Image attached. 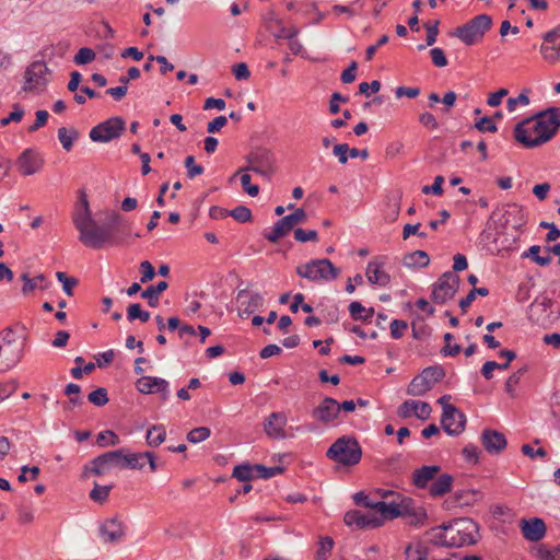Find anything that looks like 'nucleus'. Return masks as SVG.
I'll return each mask as SVG.
<instances>
[{
  "label": "nucleus",
  "mask_w": 560,
  "mask_h": 560,
  "mask_svg": "<svg viewBox=\"0 0 560 560\" xmlns=\"http://www.w3.org/2000/svg\"><path fill=\"white\" fill-rule=\"evenodd\" d=\"M232 477L236 478L238 481L248 482L256 478V469L254 465L248 463L236 465L233 469Z\"/></svg>",
  "instance_id": "39"
},
{
  "label": "nucleus",
  "mask_w": 560,
  "mask_h": 560,
  "mask_svg": "<svg viewBox=\"0 0 560 560\" xmlns=\"http://www.w3.org/2000/svg\"><path fill=\"white\" fill-rule=\"evenodd\" d=\"M539 51L545 61L555 65L559 62L560 51V25L542 35V44Z\"/></svg>",
  "instance_id": "13"
},
{
  "label": "nucleus",
  "mask_w": 560,
  "mask_h": 560,
  "mask_svg": "<svg viewBox=\"0 0 560 560\" xmlns=\"http://www.w3.org/2000/svg\"><path fill=\"white\" fill-rule=\"evenodd\" d=\"M254 468L256 469V477L269 479L276 475H279L283 471V467L275 466V467H266L261 464H255Z\"/></svg>",
  "instance_id": "52"
},
{
  "label": "nucleus",
  "mask_w": 560,
  "mask_h": 560,
  "mask_svg": "<svg viewBox=\"0 0 560 560\" xmlns=\"http://www.w3.org/2000/svg\"><path fill=\"white\" fill-rule=\"evenodd\" d=\"M326 456L343 466H354L362 457V448L354 436L342 435L328 448Z\"/></svg>",
  "instance_id": "3"
},
{
  "label": "nucleus",
  "mask_w": 560,
  "mask_h": 560,
  "mask_svg": "<svg viewBox=\"0 0 560 560\" xmlns=\"http://www.w3.org/2000/svg\"><path fill=\"white\" fill-rule=\"evenodd\" d=\"M402 264L408 268H422L430 264V258L427 252L418 249L406 254L402 258Z\"/></svg>",
  "instance_id": "35"
},
{
  "label": "nucleus",
  "mask_w": 560,
  "mask_h": 560,
  "mask_svg": "<svg viewBox=\"0 0 560 560\" xmlns=\"http://www.w3.org/2000/svg\"><path fill=\"white\" fill-rule=\"evenodd\" d=\"M522 534L528 541H539L546 534V525L541 518L533 517L521 523Z\"/></svg>",
  "instance_id": "26"
},
{
  "label": "nucleus",
  "mask_w": 560,
  "mask_h": 560,
  "mask_svg": "<svg viewBox=\"0 0 560 560\" xmlns=\"http://www.w3.org/2000/svg\"><path fill=\"white\" fill-rule=\"evenodd\" d=\"M500 358L508 359V362L498 363L495 361H487L481 368V374L486 380H491L493 377L494 370H508L510 368V363L516 359V352L509 349H502L498 352Z\"/></svg>",
  "instance_id": "27"
},
{
  "label": "nucleus",
  "mask_w": 560,
  "mask_h": 560,
  "mask_svg": "<svg viewBox=\"0 0 560 560\" xmlns=\"http://www.w3.org/2000/svg\"><path fill=\"white\" fill-rule=\"evenodd\" d=\"M246 296H248V301L242 302V305L244 306L242 311L243 314L248 316L264 306L265 300L260 293L248 294L246 289H242L237 292V300H243Z\"/></svg>",
  "instance_id": "30"
},
{
  "label": "nucleus",
  "mask_w": 560,
  "mask_h": 560,
  "mask_svg": "<svg viewBox=\"0 0 560 560\" xmlns=\"http://www.w3.org/2000/svg\"><path fill=\"white\" fill-rule=\"evenodd\" d=\"M430 57L432 60V63L439 68H443L447 66V58L445 56V52L442 48H432L430 50Z\"/></svg>",
  "instance_id": "63"
},
{
  "label": "nucleus",
  "mask_w": 560,
  "mask_h": 560,
  "mask_svg": "<svg viewBox=\"0 0 560 560\" xmlns=\"http://www.w3.org/2000/svg\"><path fill=\"white\" fill-rule=\"evenodd\" d=\"M429 550L421 544L408 545L405 549L406 560H427Z\"/></svg>",
  "instance_id": "43"
},
{
  "label": "nucleus",
  "mask_w": 560,
  "mask_h": 560,
  "mask_svg": "<svg viewBox=\"0 0 560 560\" xmlns=\"http://www.w3.org/2000/svg\"><path fill=\"white\" fill-rule=\"evenodd\" d=\"M122 452L124 448L106 452L98 456V464H104L107 469L114 466L122 468Z\"/></svg>",
  "instance_id": "41"
},
{
  "label": "nucleus",
  "mask_w": 560,
  "mask_h": 560,
  "mask_svg": "<svg viewBox=\"0 0 560 560\" xmlns=\"http://www.w3.org/2000/svg\"><path fill=\"white\" fill-rule=\"evenodd\" d=\"M454 478L452 475L443 474L429 487V494L433 498L443 497L452 490Z\"/></svg>",
  "instance_id": "33"
},
{
  "label": "nucleus",
  "mask_w": 560,
  "mask_h": 560,
  "mask_svg": "<svg viewBox=\"0 0 560 560\" xmlns=\"http://www.w3.org/2000/svg\"><path fill=\"white\" fill-rule=\"evenodd\" d=\"M480 442L483 448L490 454H499L508 445L504 434L492 429H485L482 431Z\"/></svg>",
  "instance_id": "23"
},
{
  "label": "nucleus",
  "mask_w": 560,
  "mask_h": 560,
  "mask_svg": "<svg viewBox=\"0 0 560 560\" xmlns=\"http://www.w3.org/2000/svg\"><path fill=\"white\" fill-rule=\"evenodd\" d=\"M72 220L75 229L79 232V241L83 245H95L96 242L100 240V236L103 231L100 229L91 232L88 231V225H90V223H93V218L88 197L83 191L80 192L79 205L73 213Z\"/></svg>",
  "instance_id": "4"
},
{
  "label": "nucleus",
  "mask_w": 560,
  "mask_h": 560,
  "mask_svg": "<svg viewBox=\"0 0 560 560\" xmlns=\"http://www.w3.org/2000/svg\"><path fill=\"white\" fill-rule=\"evenodd\" d=\"M22 343L14 338L12 329L0 332V371L14 366L21 359Z\"/></svg>",
  "instance_id": "8"
},
{
  "label": "nucleus",
  "mask_w": 560,
  "mask_h": 560,
  "mask_svg": "<svg viewBox=\"0 0 560 560\" xmlns=\"http://www.w3.org/2000/svg\"><path fill=\"white\" fill-rule=\"evenodd\" d=\"M137 389L142 394H161L162 400H167L170 392H168V382L161 377L155 376H142L136 383Z\"/></svg>",
  "instance_id": "20"
},
{
  "label": "nucleus",
  "mask_w": 560,
  "mask_h": 560,
  "mask_svg": "<svg viewBox=\"0 0 560 560\" xmlns=\"http://www.w3.org/2000/svg\"><path fill=\"white\" fill-rule=\"evenodd\" d=\"M475 127L480 132H495L498 130L497 125L493 122V118L485 116L476 121Z\"/></svg>",
  "instance_id": "64"
},
{
  "label": "nucleus",
  "mask_w": 560,
  "mask_h": 560,
  "mask_svg": "<svg viewBox=\"0 0 560 560\" xmlns=\"http://www.w3.org/2000/svg\"><path fill=\"white\" fill-rule=\"evenodd\" d=\"M334 547V540L330 537H324L319 541V548L316 553V560H327L328 555L330 553Z\"/></svg>",
  "instance_id": "57"
},
{
  "label": "nucleus",
  "mask_w": 560,
  "mask_h": 560,
  "mask_svg": "<svg viewBox=\"0 0 560 560\" xmlns=\"http://www.w3.org/2000/svg\"><path fill=\"white\" fill-rule=\"evenodd\" d=\"M374 511L380 513L378 517H382L383 521L385 518L394 520L406 513V510H402V501L400 503L378 501L374 505Z\"/></svg>",
  "instance_id": "32"
},
{
  "label": "nucleus",
  "mask_w": 560,
  "mask_h": 560,
  "mask_svg": "<svg viewBox=\"0 0 560 560\" xmlns=\"http://www.w3.org/2000/svg\"><path fill=\"white\" fill-rule=\"evenodd\" d=\"M294 238L301 243L317 242L318 234L315 230H304V229L298 228L294 230Z\"/></svg>",
  "instance_id": "56"
},
{
  "label": "nucleus",
  "mask_w": 560,
  "mask_h": 560,
  "mask_svg": "<svg viewBox=\"0 0 560 560\" xmlns=\"http://www.w3.org/2000/svg\"><path fill=\"white\" fill-rule=\"evenodd\" d=\"M166 439V430L163 424H154L148 429L147 444L151 447L160 446Z\"/></svg>",
  "instance_id": "37"
},
{
  "label": "nucleus",
  "mask_w": 560,
  "mask_h": 560,
  "mask_svg": "<svg viewBox=\"0 0 560 560\" xmlns=\"http://www.w3.org/2000/svg\"><path fill=\"white\" fill-rule=\"evenodd\" d=\"M441 424L448 435L457 436L465 430L466 416L455 406H445Z\"/></svg>",
  "instance_id": "14"
},
{
  "label": "nucleus",
  "mask_w": 560,
  "mask_h": 560,
  "mask_svg": "<svg viewBox=\"0 0 560 560\" xmlns=\"http://www.w3.org/2000/svg\"><path fill=\"white\" fill-rule=\"evenodd\" d=\"M81 387L78 384L70 383L65 388V395L69 397V402L78 406L82 404V399L79 396Z\"/></svg>",
  "instance_id": "59"
},
{
  "label": "nucleus",
  "mask_w": 560,
  "mask_h": 560,
  "mask_svg": "<svg viewBox=\"0 0 560 560\" xmlns=\"http://www.w3.org/2000/svg\"><path fill=\"white\" fill-rule=\"evenodd\" d=\"M402 510H406V513L401 514V517L407 518L409 525L419 526L427 518L425 510L421 506H416L409 498L402 499Z\"/></svg>",
  "instance_id": "28"
},
{
  "label": "nucleus",
  "mask_w": 560,
  "mask_h": 560,
  "mask_svg": "<svg viewBox=\"0 0 560 560\" xmlns=\"http://www.w3.org/2000/svg\"><path fill=\"white\" fill-rule=\"evenodd\" d=\"M443 183L444 177L442 175H438L435 176L434 182L433 184H431V186H423L421 190L425 195L433 194L440 196L443 194Z\"/></svg>",
  "instance_id": "62"
},
{
  "label": "nucleus",
  "mask_w": 560,
  "mask_h": 560,
  "mask_svg": "<svg viewBox=\"0 0 560 560\" xmlns=\"http://www.w3.org/2000/svg\"><path fill=\"white\" fill-rule=\"evenodd\" d=\"M349 313L354 320L371 322L374 308H365L360 302L353 301L349 305Z\"/></svg>",
  "instance_id": "38"
},
{
  "label": "nucleus",
  "mask_w": 560,
  "mask_h": 560,
  "mask_svg": "<svg viewBox=\"0 0 560 560\" xmlns=\"http://www.w3.org/2000/svg\"><path fill=\"white\" fill-rule=\"evenodd\" d=\"M88 399L91 404L102 407L108 402L107 389L104 387H98L92 393L88 395Z\"/></svg>",
  "instance_id": "49"
},
{
  "label": "nucleus",
  "mask_w": 560,
  "mask_h": 560,
  "mask_svg": "<svg viewBox=\"0 0 560 560\" xmlns=\"http://www.w3.org/2000/svg\"><path fill=\"white\" fill-rule=\"evenodd\" d=\"M459 277L454 272H444L433 284L432 301L436 304H444L453 299L459 288Z\"/></svg>",
  "instance_id": "12"
},
{
  "label": "nucleus",
  "mask_w": 560,
  "mask_h": 560,
  "mask_svg": "<svg viewBox=\"0 0 560 560\" xmlns=\"http://www.w3.org/2000/svg\"><path fill=\"white\" fill-rule=\"evenodd\" d=\"M97 229L103 231L100 236V240L96 242L95 245H85L86 247L100 249L103 248L105 245H120L122 243V238L118 236V234L126 236L129 235V229L125 224L124 217L115 211L107 213L103 225H98L94 220L93 223H90V225H88V231L90 232Z\"/></svg>",
  "instance_id": "2"
},
{
  "label": "nucleus",
  "mask_w": 560,
  "mask_h": 560,
  "mask_svg": "<svg viewBox=\"0 0 560 560\" xmlns=\"http://www.w3.org/2000/svg\"><path fill=\"white\" fill-rule=\"evenodd\" d=\"M478 492L476 490H459L456 491L451 501H446L448 505L469 506L477 501Z\"/></svg>",
  "instance_id": "36"
},
{
  "label": "nucleus",
  "mask_w": 560,
  "mask_h": 560,
  "mask_svg": "<svg viewBox=\"0 0 560 560\" xmlns=\"http://www.w3.org/2000/svg\"><path fill=\"white\" fill-rule=\"evenodd\" d=\"M210 433H211V431L209 428L198 427V428L192 429L190 432H188L187 440L190 443H199V442L207 440L210 436Z\"/></svg>",
  "instance_id": "54"
},
{
  "label": "nucleus",
  "mask_w": 560,
  "mask_h": 560,
  "mask_svg": "<svg viewBox=\"0 0 560 560\" xmlns=\"http://www.w3.org/2000/svg\"><path fill=\"white\" fill-rule=\"evenodd\" d=\"M126 129V121L119 116L110 117L90 130V139L93 142L106 143L118 139Z\"/></svg>",
  "instance_id": "9"
},
{
  "label": "nucleus",
  "mask_w": 560,
  "mask_h": 560,
  "mask_svg": "<svg viewBox=\"0 0 560 560\" xmlns=\"http://www.w3.org/2000/svg\"><path fill=\"white\" fill-rule=\"evenodd\" d=\"M229 214L240 223H246L252 220L250 209L243 205L230 210Z\"/></svg>",
  "instance_id": "50"
},
{
  "label": "nucleus",
  "mask_w": 560,
  "mask_h": 560,
  "mask_svg": "<svg viewBox=\"0 0 560 560\" xmlns=\"http://www.w3.org/2000/svg\"><path fill=\"white\" fill-rule=\"evenodd\" d=\"M440 470L441 467L438 465L422 466L413 471L412 483L418 489H425L428 488L429 482L435 478Z\"/></svg>",
  "instance_id": "29"
},
{
  "label": "nucleus",
  "mask_w": 560,
  "mask_h": 560,
  "mask_svg": "<svg viewBox=\"0 0 560 560\" xmlns=\"http://www.w3.org/2000/svg\"><path fill=\"white\" fill-rule=\"evenodd\" d=\"M127 319L129 322L139 319L142 323H147L150 319V313L143 311L141 304L133 303L127 307Z\"/></svg>",
  "instance_id": "45"
},
{
  "label": "nucleus",
  "mask_w": 560,
  "mask_h": 560,
  "mask_svg": "<svg viewBox=\"0 0 560 560\" xmlns=\"http://www.w3.org/2000/svg\"><path fill=\"white\" fill-rule=\"evenodd\" d=\"M185 167L187 168V176L189 178H195L198 175H201L205 168L201 165H197L195 163V158L192 155H188L185 159Z\"/></svg>",
  "instance_id": "61"
},
{
  "label": "nucleus",
  "mask_w": 560,
  "mask_h": 560,
  "mask_svg": "<svg viewBox=\"0 0 560 560\" xmlns=\"http://www.w3.org/2000/svg\"><path fill=\"white\" fill-rule=\"evenodd\" d=\"M79 131L75 128L61 127L58 129V139L66 151H70L73 147V141L78 139Z\"/></svg>",
  "instance_id": "40"
},
{
  "label": "nucleus",
  "mask_w": 560,
  "mask_h": 560,
  "mask_svg": "<svg viewBox=\"0 0 560 560\" xmlns=\"http://www.w3.org/2000/svg\"><path fill=\"white\" fill-rule=\"evenodd\" d=\"M343 521L346 525L358 528H377L383 524L382 517L375 512L363 513L359 510H351L345 514Z\"/></svg>",
  "instance_id": "17"
},
{
  "label": "nucleus",
  "mask_w": 560,
  "mask_h": 560,
  "mask_svg": "<svg viewBox=\"0 0 560 560\" xmlns=\"http://www.w3.org/2000/svg\"><path fill=\"white\" fill-rule=\"evenodd\" d=\"M397 413L402 419L413 413L418 419L425 420L430 417L431 407L428 402L409 399L399 406Z\"/></svg>",
  "instance_id": "24"
},
{
  "label": "nucleus",
  "mask_w": 560,
  "mask_h": 560,
  "mask_svg": "<svg viewBox=\"0 0 560 560\" xmlns=\"http://www.w3.org/2000/svg\"><path fill=\"white\" fill-rule=\"evenodd\" d=\"M56 278L62 283V290L69 296L73 295V288L78 284V280L73 277L67 276L66 272H56Z\"/></svg>",
  "instance_id": "48"
},
{
  "label": "nucleus",
  "mask_w": 560,
  "mask_h": 560,
  "mask_svg": "<svg viewBox=\"0 0 560 560\" xmlns=\"http://www.w3.org/2000/svg\"><path fill=\"white\" fill-rule=\"evenodd\" d=\"M454 339V336L451 332H446L444 335V341L446 345L441 349V354L444 357H456L460 353L462 348L459 345H452V340Z\"/></svg>",
  "instance_id": "53"
},
{
  "label": "nucleus",
  "mask_w": 560,
  "mask_h": 560,
  "mask_svg": "<svg viewBox=\"0 0 560 560\" xmlns=\"http://www.w3.org/2000/svg\"><path fill=\"white\" fill-rule=\"evenodd\" d=\"M95 51L89 47H82L79 49L77 55L74 56L73 61L77 65H86L92 62L95 59Z\"/></svg>",
  "instance_id": "55"
},
{
  "label": "nucleus",
  "mask_w": 560,
  "mask_h": 560,
  "mask_svg": "<svg viewBox=\"0 0 560 560\" xmlns=\"http://www.w3.org/2000/svg\"><path fill=\"white\" fill-rule=\"evenodd\" d=\"M247 163H252V172L265 177H270L275 172L276 158L267 148H255L246 156Z\"/></svg>",
  "instance_id": "11"
},
{
  "label": "nucleus",
  "mask_w": 560,
  "mask_h": 560,
  "mask_svg": "<svg viewBox=\"0 0 560 560\" xmlns=\"http://www.w3.org/2000/svg\"><path fill=\"white\" fill-rule=\"evenodd\" d=\"M445 377V370L441 365L425 368L419 375L415 376L407 388V394L411 396H423L434 384Z\"/></svg>",
  "instance_id": "7"
},
{
  "label": "nucleus",
  "mask_w": 560,
  "mask_h": 560,
  "mask_svg": "<svg viewBox=\"0 0 560 560\" xmlns=\"http://www.w3.org/2000/svg\"><path fill=\"white\" fill-rule=\"evenodd\" d=\"M489 294V290L487 288H474L469 291L466 298L459 301V307L465 313L467 308L471 305V303L476 300V295L487 296Z\"/></svg>",
  "instance_id": "46"
},
{
  "label": "nucleus",
  "mask_w": 560,
  "mask_h": 560,
  "mask_svg": "<svg viewBox=\"0 0 560 560\" xmlns=\"http://www.w3.org/2000/svg\"><path fill=\"white\" fill-rule=\"evenodd\" d=\"M113 488L114 485L101 486L94 482V488L90 492V499L97 503H104L107 501Z\"/></svg>",
  "instance_id": "44"
},
{
  "label": "nucleus",
  "mask_w": 560,
  "mask_h": 560,
  "mask_svg": "<svg viewBox=\"0 0 560 560\" xmlns=\"http://www.w3.org/2000/svg\"><path fill=\"white\" fill-rule=\"evenodd\" d=\"M447 524L451 525L452 528L448 533L454 536L455 540L464 541V539H470V541H465L464 545H474L477 542L475 534L478 533V525L472 520L458 518Z\"/></svg>",
  "instance_id": "16"
},
{
  "label": "nucleus",
  "mask_w": 560,
  "mask_h": 560,
  "mask_svg": "<svg viewBox=\"0 0 560 560\" xmlns=\"http://www.w3.org/2000/svg\"><path fill=\"white\" fill-rule=\"evenodd\" d=\"M166 281H160L155 285H149L141 292V298L148 301L149 306L156 307L160 301V294L167 289Z\"/></svg>",
  "instance_id": "34"
},
{
  "label": "nucleus",
  "mask_w": 560,
  "mask_h": 560,
  "mask_svg": "<svg viewBox=\"0 0 560 560\" xmlns=\"http://www.w3.org/2000/svg\"><path fill=\"white\" fill-rule=\"evenodd\" d=\"M48 73L47 66L42 61H34L31 63L24 73L25 84L23 90L25 92L34 91L35 89L46 85L47 79L45 75Z\"/></svg>",
  "instance_id": "18"
},
{
  "label": "nucleus",
  "mask_w": 560,
  "mask_h": 560,
  "mask_svg": "<svg viewBox=\"0 0 560 560\" xmlns=\"http://www.w3.org/2000/svg\"><path fill=\"white\" fill-rule=\"evenodd\" d=\"M560 127V108L549 107L523 119L514 128V137L525 148H536L555 137Z\"/></svg>",
  "instance_id": "1"
},
{
  "label": "nucleus",
  "mask_w": 560,
  "mask_h": 560,
  "mask_svg": "<svg viewBox=\"0 0 560 560\" xmlns=\"http://www.w3.org/2000/svg\"><path fill=\"white\" fill-rule=\"evenodd\" d=\"M365 275L371 284L385 287L390 282V276L382 270L381 264L375 261H370L368 264Z\"/></svg>",
  "instance_id": "31"
},
{
  "label": "nucleus",
  "mask_w": 560,
  "mask_h": 560,
  "mask_svg": "<svg viewBox=\"0 0 560 560\" xmlns=\"http://www.w3.org/2000/svg\"><path fill=\"white\" fill-rule=\"evenodd\" d=\"M240 179L243 190L250 197H256L259 194V186L250 183L252 177L248 173L242 174Z\"/></svg>",
  "instance_id": "60"
},
{
  "label": "nucleus",
  "mask_w": 560,
  "mask_h": 560,
  "mask_svg": "<svg viewBox=\"0 0 560 560\" xmlns=\"http://www.w3.org/2000/svg\"><path fill=\"white\" fill-rule=\"evenodd\" d=\"M287 424V417L282 412H272L265 420L264 429L266 434L272 439H284V427Z\"/></svg>",
  "instance_id": "25"
},
{
  "label": "nucleus",
  "mask_w": 560,
  "mask_h": 560,
  "mask_svg": "<svg viewBox=\"0 0 560 560\" xmlns=\"http://www.w3.org/2000/svg\"><path fill=\"white\" fill-rule=\"evenodd\" d=\"M528 93H529V89H524L523 92L517 97H510L506 102L508 110L514 112L518 104L524 105V106L528 105L529 104Z\"/></svg>",
  "instance_id": "58"
},
{
  "label": "nucleus",
  "mask_w": 560,
  "mask_h": 560,
  "mask_svg": "<svg viewBox=\"0 0 560 560\" xmlns=\"http://www.w3.org/2000/svg\"><path fill=\"white\" fill-rule=\"evenodd\" d=\"M306 219L307 215L305 210L303 208H298L292 213L278 220L269 232L264 233V237L270 243L276 244L295 225L304 223Z\"/></svg>",
  "instance_id": "10"
},
{
  "label": "nucleus",
  "mask_w": 560,
  "mask_h": 560,
  "mask_svg": "<svg viewBox=\"0 0 560 560\" xmlns=\"http://www.w3.org/2000/svg\"><path fill=\"white\" fill-rule=\"evenodd\" d=\"M527 372V366H523L510 375L505 382V392L513 396L515 387L518 385L521 377Z\"/></svg>",
  "instance_id": "51"
},
{
  "label": "nucleus",
  "mask_w": 560,
  "mask_h": 560,
  "mask_svg": "<svg viewBox=\"0 0 560 560\" xmlns=\"http://www.w3.org/2000/svg\"><path fill=\"white\" fill-rule=\"evenodd\" d=\"M96 443L101 447L115 446L119 444V436L112 430H105L97 434Z\"/></svg>",
  "instance_id": "47"
},
{
  "label": "nucleus",
  "mask_w": 560,
  "mask_h": 560,
  "mask_svg": "<svg viewBox=\"0 0 560 560\" xmlns=\"http://www.w3.org/2000/svg\"><path fill=\"white\" fill-rule=\"evenodd\" d=\"M44 158L34 149H25L18 158L15 164L23 176L38 173L44 166Z\"/></svg>",
  "instance_id": "15"
},
{
  "label": "nucleus",
  "mask_w": 560,
  "mask_h": 560,
  "mask_svg": "<svg viewBox=\"0 0 560 560\" xmlns=\"http://www.w3.org/2000/svg\"><path fill=\"white\" fill-rule=\"evenodd\" d=\"M122 468L141 469L144 466L143 453L122 452Z\"/></svg>",
  "instance_id": "42"
},
{
  "label": "nucleus",
  "mask_w": 560,
  "mask_h": 560,
  "mask_svg": "<svg viewBox=\"0 0 560 560\" xmlns=\"http://www.w3.org/2000/svg\"><path fill=\"white\" fill-rule=\"evenodd\" d=\"M448 530H452L451 525L447 523H443L440 526L432 527L427 532V535L430 536L431 544L435 546L443 547H462L464 546V541L455 540L454 536L450 535ZM466 541H470V539H466Z\"/></svg>",
  "instance_id": "21"
},
{
  "label": "nucleus",
  "mask_w": 560,
  "mask_h": 560,
  "mask_svg": "<svg viewBox=\"0 0 560 560\" xmlns=\"http://www.w3.org/2000/svg\"><path fill=\"white\" fill-rule=\"evenodd\" d=\"M295 272L301 278L313 282H329L336 280L340 275L337 268L329 259H312L304 265L296 267Z\"/></svg>",
  "instance_id": "5"
},
{
  "label": "nucleus",
  "mask_w": 560,
  "mask_h": 560,
  "mask_svg": "<svg viewBox=\"0 0 560 560\" xmlns=\"http://www.w3.org/2000/svg\"><path fill=\"white\" fill-rule=\"evenodd\" d=\"M338 401L331 397H325L312 411V417L323 424H328L335 421L338 418Z\"/></svg>",
  "instance_id": "22"
},
{
  "label": "nucleus",
  "mask_w": 560,
  "mask_h": 560,
  "mask_svg": "<svg viewBox=\"0 0 560 560\" xmlns=\"http://www.w3.org/2000/svg\"><path fill=\"white\" fill-rule=\"evenodd\" d=\"M491 26V16L488 14H479L467 23L456 27L451 35L457 37L467 46H472L483 38Z\"/></svg>",
  "instance_id": "6"
},
{
  "label": "nucleus",
  "mask_w": 560,
  "mask_h": 560,
  "mask_svg": "<svg viewBox=\"0 0 560 560\" xmlns=\"http://www.w3.org/2000/svg\"><path fill=\"white\" fill-rule=\"evenodd\" d=\"M100 536L105 542H118L126 535V527L124 523L117 517L105 520L98 527Z\"/></svg>",
  "instance_id": "19"
}]
</instances>
